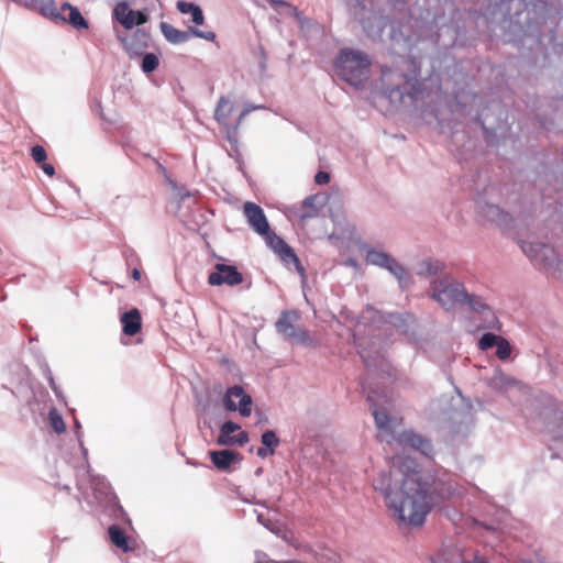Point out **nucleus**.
Instances as JSON below:
<instances>
[{
    "instance_id": "40",
    "label": "nucleus",
    "mask_w": 563,
    "mask_h": 563,
    "mask_svg": "<svg viewBox=\"0 0 563 563\" xmlns=\"http://www.w3.org/2000/svg\"><path fill=\"white\" fill-rule=\"evenodd\" d=\"M283 262L286 264H291L292 262H297V255L295 254L294 250L287 244L285 247H283L277 253Z\"/></svg>"
},
{
    "instance_id": "63",
    "label": "nucleus",
    "mask_w": 563,
    "mask_h": 563,
    "mask_svg": "<svg viewBox=\"0 0 563 563\" xmlns=\"http://www.w3.org/2000/svg\"><path fill=\"white\" fill-rule=\"evenodd\" d=\"M282 529L283 528H280V527H278L277 525L274 523V527L269 528V531L278 537L280 534Z\"/></svg>"
},
{
    "instance_id": "13",
    "label": "nucleus",
    "mask_w": 563,
    "mask_h": 563,
    "mask_svg": "<svg viewBox=\"0 0 563 563\" xmlns=\"http://www.w3.org/2000/svg\"><path fill=\"white\" fill-rule=\"evenodd\" d=\"M252 404V397L239 385L228 388L223 397L224 408L229 411H239L242 417L251 415Z\"/></svg>"
},
{
    "instance_id": "20",
    "label": "nucleus",
    "mask_w": 563,
    "mask_h": 563,
    "mask_svg": "<svg viewBox=\"0 0 563 563\" xmlns=\"http://www.w3.org/2000/svg\"><path fill=\"white\" fill-rule=\"evenodd\" d=\"M210 459L213 465L220 471H229L231 465L239 463L242 460L240 453L232 450L211 451Z\"/></svg>"
},
{
    "instance_id": "25",
    "label": "nucleus",
    "mask_w": 563,
    "mask_h": 563,
    "mask_svg": "<svg viewBox=\"0 0 563 563\" xmlns=\"http://www.w3.org/2000/svg\"><path fill=\"white\" fill-rule=\"evenodd\" d=\"M24 5L29 9L38 11L43 16L55 20L59 11L54 0H25Z\"/></svg>"
},
{
    "instance_id": "47",
    "label": "nucleus",
    "mask_w": 563,
    "mask_h": 563,
    "mask_svg": "<svg viewBox=\"0 0 563 563\" xmlns=\"http://www.w3.org/2000/svg\"><path fill=\"white\" fill-rule=\"evenodd\" d=\"M314 181L318 185H327L330 181V175L327 172L320 170L314 176Z\"/></svg>"
},
{
    "instance_id": "24",
    "label": "nucleus",
    "mask_w": 563,
    "mask_h": 563,
    "mask_svg": "<svg viewBox=\"0 0 563 563\" xmlns=\"http://www.w3.org/2000/svg\"><path fill=\"white\" fill-rule=\"evenodd\" d=\"M121 323L123 325V333L126 335H135L142 327L141 313L136 308H133L121 316Z\"/></svg>"
},
{
    "instance_id": "45",
    "label": "nucleus",
    "mask_w": 563,
    "mask_h": 563,
    "mask_svg": "<svg viewBox=\"0 0 563 563\" xmlns=\"http://www.w3.org/2000/svg\"><path fill=\"white\" fill-rule=\"evenodd\" d=\"M75 424H76V435H77V440H78V443H79V446H80V450L82 452V455H84V459L87 460V455H88V451L87 449L84 446V443H82V433L80 431L81 429V426L79 423L78 420L75 421Z\"/></svg>"
},
{
    "instance_id": "9",
    "label": "nucleus",
    "mask_w": 563,
    "mask_h": 563,
    "mask_svg": "<svg viewBox=\"0 0 563 563\" xmlns=\"http://www.w3.org/2000/svg\"><path fill=\"white\" fill-rule=\"evenodd\" d=\"M299 314L295 310H285L275 323L276 331L284 339L292 340L306 347H316L320 341L311 335L309 331L301 330L295 325Z\"/></svg>"
},
{
    "instance_id": "35",
    "label": "nucleus",
    "mask_w": 563,
    "mask_h": 563,
    "mask_svg": "<svg viewBox=\"0 0 563 563\" xmlns=\"http://www.w3.org/2000/svg\"><path fill=\"white\" fill-rule=\"evenodd\" d=\"M48 419H49V423H51L52 429L56 433H63L65 431V429H66L65 422H64L63 417L60 416V413L57 411V409L52 408L49 410Z\"/></svg>"
},
{
    "instance_id": "42",
    "label": "nucleus",
    "mask_w": 563,
    "mask_h": 563,
    "mask_svg": "<svg viewBox=\"0 0 563 563\" xmlns=\"http://www.w3.org/2000/svg\"><path fill=\"white\" fill-rule=\"evenodd\" d=\"M255 562L256 563H301L299 561H274L269 560L268 555L263 551L255 552Z\"/></svg>"
},
{
    "instance_id": "41",
    "label": "nucleus",
    "mask_w": 563,
    "mask_h": 563,
    "mask_svg": "<svg viewBox=\"0 0 563 563\" xmlns=\"http://www.w3.org/2000/svg\"><path fill=\"white\" fill-rule=\"evenodd\" d=\"M31 156L35 163L42 164L47 158V153L42 145H35L31 150Z\"/></svg>"
},
{
    "instance_id": "23",
    "label": "nucleus",
    "mask_w": 563,
    "mask_h": 563,
    "mask_svg": "<svg viewBox=\"0 0 563 563\" xmlns=\"http://www.w3.org/2000/svg\"><path fill=\"white\" fill-rule=\"evenodd\" d=\"M135 16L136 11L130 9L129 4L124 1L119 2L113 9V18L126 30L135 26Z\"/></svg>"
},
{
    "instance_id": "51",
    "label": "nucleus",
    "mask_w": 563,
    "mask_h": 563,
    "mask_svg": "<svg viewBox=\"0 0 563 563\" xmlns=\"http://www.w3.org/2000/svg\"><path fill=\"white\" fill-rule=\"evenodd\" d=\"M189 197H191V194L187 189L179 188L177 190V198L179 199V201H184L186 198H189Z\"/></svg>"
},
{
    "instance_id": "57",
    "label": "nucleus",
    "mask_w": 563,
    "mask_h": 563,
    "mask_svg": "<svg viewBox=\"0 0 563 563\" xmlns=\"http://www.w3.org/2000/svg\"><path fill=\"white\" fill-rule=\"evenodd\" d=\"M261 56H262V62L260 63V69L262 73H264L266 70L267 56H266V52L263 48H261Z\"/></svg>"
},
{
    "instance_id": "5",
    "label": "nucleus",
    "mask_w": 563,
    "mask_h": 563,
    "mask_svg": "<svg viewBox=\"0 0 563 563\" xmlns=\"http://www.w3.org/2000/svg\"><path fill=\"white\" fill-rule=\"evenodd\" d=\"M338 75L351 86L358 87L367 78L371 62L368 56L352 48H343L335 58Z\"/></svg>"
},
{
    "instance_id": "7",
    "label": "nucleus",
    "mask_w": 563,
    "mask_h": 563,
    "mask_svg": "<svg viewBox=\"0 0 563 563\" xmlns=\"http://www.w3.org/2000/svg\"><path fill=\"white\" fill-rule=\"evenodd\" d=\"M431 298L444 310L451 311L465 301L466 289L460 280L445 276L432 282Z\"/></svg>"
},
{
    "instance_id": "31",
    "label": "nucleus",
    "mask_w": 563,
    "mask_h": 563,
    "mask_svg": "<svg viewBox=\"0 0 563 563\" xmlns=\"http://www.w3.org/2000/svg\"><path fill=\"white\" fill-rule=\"evenodd\" d=\"M316 560L318 563H341L340 554L325 545H319Z\"/></svg>"
},
{
    "instance_id": "27",
    "label": "nucleus",
    "mask_w": 563,
    "mask_h": 563,
    "mask_svg": "<svg viewBox=\"0 0 563 563\" xmlns=\"http://www.w3.org/2000/svg\"><path fill=\"white\" fill-rule=\"evenodd\" d=\"M15 375L18 377L16 386L10 388L8 385L3 384L2 388L10 390L13 396L19 397L23 388L31 387V377L29 369L20 365L15 368Z\"/></svg>"
},
{
    "instance_id": "38",
    "label": "nucleus",
    "mask_w": 563,
    "mask_h": 563,
    "mask_svg": "<svg viewBox=\"0 0 563 563\" xmlns=\"http://www.w3.org/2000/svg\"><path fill=\"white\" fill-rule=\"evenodd\" d=\"M542 242H526L523 241L521 243V250L522 252L532 261H534L537 254L539 253V247L541 246Z\"/></svg>"
},
{
    "instance_id": "18",
    "label": "nucleus",
    "mask_w": 563,
    "mask_h": 563,
    "mask_svg": "<svg viewBox=\"0 0 563 563\" xmlns=\"http://www.w3.org/2000/svg\"><path fill=\"white\" fill-rule=\"evenodd\" d=\"M57 15L58 16H56L54 20L55 22L68 23L77 30L88 29V22L81 15L78 8L71 5L68 2H65L60 5Z\"/></svg>"
},
{
    "instance_id": "21",
    "label": "nucleus",
    "mask_w": 563,
    "mask_h": 563,
    "mask_svg": "<svg viewBox=\"0 0 563 563\" xmlns=\"http://www.w3.org/2000/svg\"><path fill=\"white\" fill-rule=\"evenodd\" d=\"M385 322L389 323L405 335H410L416 327V319L411 313H388Z\"/></svg>"
},
{
    "instance_id": "53",
    "label": "nucleus",
    "mask_w": 563,
    "mask_h": 563,
    "mask_svg": "<svg viewBox=\"0 0 563 563\" xmlns=\"http://www.w3.org/2000/svg\"><path fill=\"white\" fill-rule=\"evenodd\" d=\"M285 7H286V8H288V9L290 10L291 14H292V15H294L298 21H301V19H302V14H301V12H300V11H298V9H297L296 7L291 5L290 3H289V5H285Z\"/></svg>"
},
{
    "instance_id": "49",
    "label": "nucleus",
    "mask_w": 563,
    "mask_h": 563,
    "mask_svg": "<svg viewBox=\"0 0 563 563\" xmlns=\"http://www.w3.org/2000/svg\"><path fill=\"white\" fill-rule=\"evenodd\" d=\"M134 21H135V25H142V24L146 23L147 16L145 13H143L141 11H136V16L134 18Z\"/></svg>"
},
{
    "instance_id": "8",
    "label": "nucleus",
    "mask_w": 563,
    "mask_h": 563,
    "mask_svg": "<svg viewBox=\"0 0 563 563\" xmlns=\"http://www.w3.org/2000/svg\"><path fill=\"white\" fill-rule=\"evenodd\" d=\"M360 250L364 254L366 264L386 269L397 279L401 289L407 286V271L393 255L378 251L367 244L362 245Z\"/></svg>"
},
{
    "instance_id": "10",
    "label": "nucleus",
    "mask_w": 563,
    "mask_h": 563,
    "mask_svg": "<svg viewBox=\"0 0 563 563\" xmlns=\"http://www.w3.org/2000/svg\"><path fill=\"white\" fill-rule=\"evenodd\" d=\"M88 477L89 486L86 485L82 478L77 481V487L81 493L82 498L89 505L110 501L113 497V493L106 478L101 476H92L90 474Z\"/></svg>"
},
{
    "instance_id": "28",
    "label": "nucleus",
    "mask_w": 563,
    "mask_h": 563,
    "mask_svg": "<svg viewBox=\"0 0 563 563\" xmlns=\"http://www.w3.org/2000/svg\"><path fill=\"white\" fill-rule=\"evenodd\" d=\"M444 269V264L438 260L424 258L417 265L416 274L418 276L431 277L440 274Z\"/></svg>"
},
{
    "instance_id": "12",
    "label": "nucleus",
    "mask_w": 563,
    "mask_h": 563,
    "mask_svg": "<svg viewBox=\"0 0 563 563\" xmlns=\"http://www.w3.org/2000/svg\"><path fill=\"white\" fill-rule=\"evenodd\" d=\"M161 31L164 37L172 44H181L189 41L192 36L199 37L209 42L214 41L216 33L212 31H202L195 26H189L186 31L178 30L167 22H162Z\"/></svg>"
},
{
    "instance_id": "43",
    "label": "nucleus",
    "mask_w": 563,
    "mask_h": 563,
    "mask_svg": "<svg viewBox=\"0 0 563 563\" xmlns=\"http://www.w3.org/2000/svg\"><path fill=\"white\" fill-rule=\"evenodd\" d=\"M283 541L288 543L289 545L294 548L299 547V541H297L286 529H282L280 534L278 536Z\"/></svg>"
},
{
    "instance_id": "22",
    "label": "nucleus",
    "mask_w": 563,
    "mask_h": 563,
    "mask_svg": "<svg viewBox=\"0 0 563 563\" xmlns=\"http://www.w3.org/2000/svg\"><path fill=\"white\" fill-rule=\"evenodd\" d=\"M487 385L499 393H506L509 389L519 386V382L505 374L500 368H496L492 377L487 379Z\"/></svg>"
},
{
    "instance_id": "17",
    "label": "nucleus",
    "mask_w": 563,
    "mask_h": 563,
    "mask_svg": "<svg viewBox=\"0 0 563 563\" xmlns=\"http://www.w3.org/2000/svg\"><path fill=\"white\" fill-rule=\"evenodd\" d=\"M493 346H496V356L500 361H506L507 358H509L511 354V345L509 341L504 336L497 335L492 332L484 333L478 341L479 350L487 351Z\"/></svg>"
},
{
    "instance_id": "11",
    "label": "nucleus",
    "mask_w": 563,
    "mask_h": 563,
    "mask_svg": "<svg viewBox=\"0 0 563 563\" xmlns=\"http://www.w3.org/2000/svg\"><path fill=\"white\" fill-rule=\"evenodd\" d=\"M355 344L358 350V354L368 371H379L390 375V365L382 353L380 345L378 346L376 342L368 343L356 335Z\"/></svg>"
},
{
    "instance_id": "2",
    "label": "nucleus",
    "mask_w": 563,
    "mask_h": 563,
    "mask_svg": "<svg viewBox=\"0 0 563 563\" xmlns=\"http://www.w3.org/2000/svg\"><path fill=\"white\" fill-rule=\"evenodd\" d=\"M419 69L415 58L406 57L395 68L382 69L383 95L393 104H429V92L419 80Z\"/></svg>"
},
{
    "instance_id": "56",
    "label": "nucleus",
    "mask_w": 563,
    "mask_h": 563,
    "mask_svg": "<svg viewBox=\"0 0 563 563\" xmlns=\"http://www.w3.org/2000/svg\"><path fill=\"white\" fill-rule=\"evenodd\" d=\"M264 108H265L264 106H255L252 103H245L243 107V110L247 111V114H250L254 110L264 109Z\"/></svg>"
},
{
    "instance_id": "36",
    "label": "nucleus",
    "mask_w": 563,
    "mask_h": 563,
    "mask_svg": "<svg viewBox=\"0 0 563 563\" xmlns=\"http://www.w3.org/2000/svg\"><path fill=\"white\" fill-rule=\"evenodd\" d=\"M159 64V59L154 53L144 54L141 63V68L145 74L154 71Z\"/></svg>"
},
{
    "instance_id": "16",
    "label": "nucleus",
    "mask_w": 563,
    "mask_h": 563,
    "mask_svg": "<svg viewBox=\"0 0 563 563\" xmlns=\"http://www.w3.org/2000/svg\"><path fill=\"white\" fill-rule=\"evenodd\" d=\"M249 441L245 431H241V427L233 421H225L221 428L217 439L219 445H239L243 446Z\"/></svg>"
},
{
    "instance_id": "4",
    "label": "nucleus",
    "mask_w": 563,
    "mask_h": 563,
    "mask_svg": "<svg viewBox=\"0 0 563 563\" xmlns=\"http://www.w3.org/2000/svg\"><path fill=\"white\" fill-rule=\"evenodd\" d=\"M522 412L532 428L548 432L554 439L561 438L563 410L551 395L543 391L533 395L525 405Z\"/></svg>"
},
{
    "instance_id": "29",
    "label": "nucleus",
    "mask_w": 563,
    "mask_h": 563,
    "mask_svg": "<svg viewBox=\"0 0 563 563\" xmlns=\"http://www.w3.org/2000/svg\"><path fill=\"white\" fill-rule=\"evenodd\" d=\"M233 111V103L230 101V99L225 96H221L218 100L217 108L214 110V120L228 128L227 120L231 115Z\"/></svg>"
},
{
    "instance_id": "26",
    "label": "nucleus",
    "mask_w": 563,
    "mask_h": 563,
    "mask_svg": "<svg viewBox=\"0 0 563 563\" xmlns=\"http://www.w3.org/2000/svg\"><path fill=\"white\" fill-rule=\"evenodd\" d=\"M451 419L459 424L457 432L468 429L474 422L473 407L470 404L463 406L462 410H454Z\"/></svg>"
},
{
    "instance_id": "19",
    "label": "nucleus",
    "mask_w": 563,
    "mask_h": 563,
    "mask_svg": "<svg viewBox=\"0 0 563 563\" xmlns=\"http://www.w3.org/2000/svg\"><path fill=\"white\" fill-rule=\"evenodd\" d=\"M354 14L358 19L360 24L362 25L364 32L368 36H380L386 25L385 20L382 15H378L374 12H369V16L365 18L363 13H358L357 11H355Z\"/></svg>"
},
{
    "instance_id": "54",
    "label": "nucleus",
    "mask_w": 563,
    "mask_h": 563,
    "mask_svg": "<svg viewBox=\"0 0 563 563\" xmlns=\"http://www.w3.org/2000/svg\"><path fill=\"white\" fill-rule=\"evenodd\" d=\"M247 115H249V114H247V111H244V110H242V111H241V113H240V115H239V118H238L236 124L232 128L233 132H235V131L239 129L240 124L243 122V120H244Z\"/></svg>"
},
{
    "instance_id": "48",
    "label": "nucleus",
    "mask_w": 563,
    "mask_h": 563,
    "mask_svg": "<svg viewBox=\"0 0 563 563\" xmlns=\"http://www.w3.org/2000/svg\"><path fill=\"white\" fill-rule=\"evenodd\" d=\"M298 551H302L305 553L311 554L316 558V553H318V550H316L312 545L308 543L299 542V547L295 548Z\"/></svg>"
},
{
    "instance_id": "33",
    "label": "nucleus",
    "mask_w": 563,
    "mask_h": 563,
    "mask_svg": "<svg viewBox=\"0 0 563 563\" xmlns=\"http://www.w3.org/2000/svg\"><path fill=\"white\" fill-rule=\"evenodd\" d=\"M125 49L131 56H140L146 48V43L141 42L137 36H132L124 41Z\"/></svg>"
},
{
    "instance_id": "3",
    "label": "nucleus",
    "mask_w": 563,
    "mask_h": 563,
    "mask_svg": "<svg viewBox=\"0 0 563 563\" xmlns=\"http://www.w3.org/2000/svg\"><path fill=\"white\" fill-rule=\"evenodd\" d=\"M373 416L377 428V438L380 442L387 444L397 442L404 449H411L428 459L433 457L434 449L430 439L411 429L397 434L399 421L383 409L373 408Z\"/></svg>"
},
{
    "instance_id": "32",
    "label": "nucleus",
    "mask_w": 563,
    "mask_h": 563,
    "mask_svg": "<svg viewBox=\"0 0 563 563\" xmlns=\"http://www.w3.org/2000/svg\"><path fill=\"white\" fill-rule=\"evenodd\" d=\"M539 247V253L537 254L533 262L542 265L543 267H548L553 258H554V250L545 243H542Z\"/></svg>"
},
{
    "instance_id": "14",
    "label": "nucleus",
    "mask_w": 563,
    "mask_h": 563,
    "mask_svg": "<svg viewBox=\"0 0 563 563\" xmlns=\"http://www.w3.org/2000/svg\"><path fill=\"white\" fill-rule=\"evenodd\" d=\"M243 282L242 274L235 266L218 263L213 272L209 274L208 283L212 286H236Z\"/></svg>"
},
{
    "instance_id": "64",
    "label": "nucleus",
    "mask_w": 563,
    "mask_h": 563,
    "mask_svg": "<svg viewBox=\"0 0 563 563\" xmlns=\"http://www.w3.org/2000/svg\"><path fill=\"white\" fill-rule=\"evenodd\" d=\"M132 277H133L134 280H140L141 279V272L137 268H134L132 271Z\"/></svg>"
},
{
    "instance_id": "39",
    "label": "nucleus",
    "mask_w": 563,
    "mask_h": 563,
    "mask_svg": "<svg viewBox=\"0 0 563 563\" xmlns=\"http://www.w3.org/2000/svg\"><path fill=\"white\" fill-rule=\"evenodd\" d=\"M263 236L266 238V241L268 243V245L276 252L278 253V251H280L283 247H285V245H287V243L279 236H277L275 233H273L271 230H269V233L268 234H264Z\"/></svg>"
},
{
    "instance_id": "61",
    "label": "nucleus",
    "mask_w": 563,
    "mask_h": 563,
    "mask_svg": "<svg viewBox=\"0 0 563 563\" xmlns=\"http://www.w3.org/2000/svg\"><path fill=\"white\" fill-rule=\"evenodd\" d=\"M313 202L314 198L312 196H309L303 200V207H312Z\"/></svg>"
},
{
    "instance_id": "46",
    "label": "nucleus",
    "mask_w": 563,
    "mask_h": 563,
    "mask_svg": "<svg viewBox=\"0 0 563 563\" xmlns=\"http://www.w3.org/2000/svg\"><path fill=\"white\" fill-rule=\"evenodd\" d=\"M191 20L195 24L201 25L205 22V16L201 8L199 5L196 7V9L190 13Z\"/></svg>"
},
{
    "instance_id": "1",
    "label": "nucleus",
    "mask_w": 563,
    "mask_h": 563,
    "mask_svg": "<svg viewBox=\"0 0 563 563\" xmlns=\"http://www.w3.org/2000/svg\"><path fill=\"white\" fill-rule=\"evenodd\" d=\"M394 517L409 526H421L437 499L460 495L455 481L448 474L433 477L411 459L394 457L389 470L373 478Z\"/></svg>"
},
{
    "instance_id": "6",
    "label": "nucleus",
    "mask_w": 563,
    "mask_h": 563,
    "mask_svg": "<svg viewBox=\"0 0 563 563\" xmlns=\"http://www.w3.org/2000/svg\"><path fill=\"white\" fill-rule=\"evenodd\" d=\"M495 191L494 187H489L478 194L475 201L477 216L484 223L509 231L515 228L516 219L510 212L499 207L494 197Z\"/></svg>"
},
{
    "instance_id": "58",
    "label": "nucleus",
    "mask_w": 563,
    "mask_h": 563,
    "mask_svg": "<svg viewBox=\"0 0 563 563\" xmlns=\"http://www.w3.org/2000/svg\"><path fill=\"white\" fill-rule=\"evenodd\" d=\"M46 378L51 388H55V386H57L49 368H46Z\"/></svg>"
},
{
    "instance_id": "34",
    "label": "nucleus",
    "mask_w": 563,
    "mask_h": 563,
    "mask_svg": "<svg viewBox=\"0 0 563 563\" xmlns=\"http://www.w3.org/2000/svg\"><path fill=\"white\" fill-rule=\"evenodd\" d=\"M261 442H262L263 446L269 449V451L274 452V453L280 443L275 431H273V430H266L265 432H263L261 435Z\"/></svg>"
},
{
    "instance_id": "62",
    "label": "nucleus",
    "mask_w": 563,
    "mask_h": 563,
    "mask_svg": "<svg viewBox=\"0 0 563 563\" xmlns=\"http://www.w3.org/2000/svg\"><path fill=\"white\" fill-rule=\"evenodd\" d=\"M256 517H257L258 523H261L262 526L266 525L268 519H266L262 512H257Z\"/></svg>"
},
{
    "instance_id": "30",
    "label": "nucleus",
    "mask_w": 563,
    "mask_h": 563,
    "mask_svg": "<svg viewBox=\"0 0 563 563\" xmlns=\"http://www.w3.org/2000/svg\"><path fill=\"white\" fill-rule=\"evenodd\" d=\"M108 533L111 542L123 552H128L131 550L129 545V539L124 531L117 525H111L108 528Z\"/></svg>"
},
{
    "instance_id": "50",
    "label": "nucleus",
    "mask_w": 563,
    "mask_h": 563,
    "mask_svg": "<svg viewBox=\"0 0 563 563\" xmlns=\"http://www.w3.org/2000/svg\"><path fill=\"white\" fill-rule=\"evenodd\" d=\"M42 164H43V165H42V169H43V172H44L47 176H49V177L54 176V174H55V168H54V166H53L52 164H47V163H45V162H44V163H42Z\"/></svg>"
},
{
    "instance_id": "15",
    "label": "nucleus",
    "mask_w": 563,
    "mask_h": 563,
    "mask_svg": "<svg viewBox=\"0 0 563 563\" xmlns=\"http://www.w3.org/2000/svg\"><path fill=\"white\" fill-rule=\"evenodd\" d=\"M243 212L250 228L260 235L269 233V224L263 209L251 201L243 206Z\"/></svg>"
},
{
    "instance_id": "37",
    "label": "nucleus",
    "mask_w": 563,
    "mask_h": 563,
    "mask_svg": "<svg viewBox=\"0 0 563 563\" xmlns=\"http://www.w3.org/2000/svg\"><path fill=\"white\" fill-rule=\"evenodd\" d=\"M462 305H466L471 310L481 312L488 309L487 305L483 301V299L475 295H470L466 291L465 301Z\"/></svg>"
},
{
    "instance_id": "60",
    "label": "nucleus",
    "mask_w": 563,
    "mask_h": 563,
    "mask_svg": "<svg viewBox=\"0 0 563 563\" xmlns=\"http://www.w3.org/2000/svg\"><path fill=\"white\" fill-rule=\"evenodd\" d=\"M269 3H272L273 5H280V7H285V5H289V2H286L284 0H267Z\"/></svg>"
},
{
    "instance_id": "55",
    "label": "nucleus",
    "mask_w": 563,
    "mask_h": 563,
    "mask_svg": "<svg viewBox=\"0 0 563 563\" xmlns=\"http://www.w3.org/2000/svg\"><path fill=\"white\" fill-rule=\"evenodd\" d=\"M344 265L357 269L360 267L358 262L355 258L349 257L344 261Z\"/></svg>"
},
{
    "instance_id": "59",
    "label": "nucleus",
    "mask_w": 563,
    "mask_h": 563,
    "mask_svg": "<svg viewBox=\"0 0 563 563\" xmlns=\"http://www.w3.org/2000/svg\"><path fill=\"white\" fill-rule=\"evenodd\" d=\"M291 264H294V265H295L296 271H297L300 275H302V276H303V274H305V269H303V266L301 265V263H300L299 258L297 257V262H292Z\"/></svg>"
},
{
    "instance_id": "52",
    "label": "nucleus",
    "mask_w": 563,
    "mask_h": 563,
    "mask_svg": "<svg viewBox=\"0 0 563 563\" xmlns=\"http://www.w3.org/2000/svg\"><path fill=\"white\" fill-rule=\"evenodd\" d=\"M257 456L262 457V459H265L266 456L268 455H273L274 452H271L269 449L263 446V448H258L257 449V452H256Z\"/></svg>"
},
{
    "instance_id": "44",
    "label": "nucleus",
    "mask_w": 563,
    "mask_h": 563,
    "mask_svg": "<svg viewBox=\"0 0 563 563\" xmlns=\"http://www.w3.org/2000/svg\"><path fill=\"white\" fill-rule=\"evenodd\" d=\"M197 4L186 1H178L177 9L183 14L191 13L196 9Z\"/></svg>"
}]
</instances>
